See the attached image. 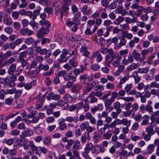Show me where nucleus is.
<instances>
[{"label":"nucleus","instance_id":"obj_42","mask_svg":"<svg viewBox=\"0 0 159 159\" xmlns=\"http://www.w3.org/2000/svg\"><path fill=\"white\" fill-rule=\"evenodd\" d=\"M124 17L121 16H119L118 18L116 19L113 22L114 23L117 25H119L124 20Z\"/></svg>","mask_w":159,"mask_h":159},{"label":"nucleus","instance_id":"obj_2","mask_svg":"<svg viewBox=\"0 0 159 159\" xmlns=\"http://www.w3.org/2000/svg\"><path fill=\"white\" fill-rule=\"evenodd\" d=\"M36 52L39 53L41 55H45L44 57L47 58L49 57L51 55L52 52L50 50H47L46 48L41 49V47L38 46L36 47Z\"/></svg>","mask_w":159,"mask_h":159},{"label":"nucleus","instance_id":"obj_32","mask_svg":"<svg viewBox=\"0 0 159 159\" xmlns=\"http://www.w3.org/2000/svg\"><path fill=\"white\" fill-rule=\"evenodd\" d=\"M63 101H66L68 103H70L72 100L73 98L69 94L64 96L62 97Z\"/></svg>","mask_w":159,"mask_h":159},{"label":"nucleus","instance_id":"obj_37","mask_svg":"<svg viewBox=\"0 0 159 159\" xmlns=\"http://www.w3.org/2000/svg\"><path fill=\"white\" fill-rule=\"evenodd\" d=\"M113 108L116 109V111L121 112V110L120 108V104L118 101H116L113 104Z\"/></svg>","mask_w":159,"mask_h":159},{"label":"nucleus","instance_id":"obj_19","mask_svg":"<svg viewBox=\"0 0 159 159\" xmlns=\"http://www.w3.org/2000/svg\"><path fill=\"white\" fill-rule=\"evenodd\" d=\"M87 98H90L89 102L90 103H93L96 102L98 101V99L95 97L94 93L91 92L89 94Z\"/></svg>","mask_w":159,"mask_h":159},{"label":"nucleus","instance_id":"obj_7","mask_svg":"<svg viewBox=\"0 0 159 159\" xmlns=\"http://www.w3.org/2000/svg\"><path fill=\"white\" fill-rule=\"evenodd\" d=\"M129 75H126L125 76L121 77L120 79L119 83L117 84L116 87L117 88L121 89L122 88V84L125 83L129 79Z\"/></svg>","mask_w":159,"mask_h":159},{"label":"nucleus","instance_id":"obj_35","mask_svg":"<svg viewBox=\"0 0 159 159\" xmlns=\"http://www.w3.org/2000/svg\"><path fill=\"white\" fill-rule=\"evenodd\" d=\"M41 4L45 6H48L50 3L49 0H35Z\"/></svg>","mask_w":159,"mask_h":159},{"label":"nucleus","instance_id":"obj_6","mask_svg":"<svg viewBox=\"0 0 159 159\" xmlns=\"http://www.w3.org/2000/svg\"><path fill=\"white\" fill-rule=\"evenodd\" d=\"M80 142L78 140H76L75 141L71 149L73 155L80 153L78 151L80 149Z\"/></svg>","mask_w":159,"mask_h":159},{"label":"nucleus","instance_id":"obj_50","mask_svg":"<svg viewBox=\"0 0 159 159\" xmlns=\"http://www.w3.org/2000/svg\"><path fill=\"white\" fill-rule=\"evenodd\" d=\"M105 86L107 89L111 90L114 88L115 85L113 83L108 82L106 84Z\"/></svg>","mask_w":159,"mask_h":159},{"label":"nucleus","instance_id":"obj_26","mask_svg":"<svg viewBox=\"0 0 159 159\" xmlns=\"http://www.w3.org/2000/svg\"><path fill=\"white\" fill-rule=\"evenodd\" d=\"M132 55L134 58L137 61H138L141 59V56L140 53L137 52V51L135 50H133L132 53Z\"/></svg>","mask_w":159,"mask_h":159},{"label":"nucleus","instance_id":"obj_4","mask_svg":"<svg viewBox=\"0 0 159 159\" xmlns=\"http://www.w3.org/2000/svg\"><path fill=\"white\" fill-rule=\"evenodd\" d=\"M49 32V29L48 28H46L44 26L40 29L38 31L37 34V37L39 38L43 37L44 35L47 34Z\"/></svg>","mask_w":159,"mask_h":159},{"label":"nucleus","instance_id":"obj_36","mask_svg":"<svg viewBox=\"0 0 159 159\" xmlns=\"http://www.w3.org/2000/svg\"><path fill=\"white\" fill-rule=\"evenodd\" d=\"M155 146L153 144H149L147 149V153L150 154L152 153L154 151Z\"/></svg>","mask_w":159,"mask_h":159},{"label":"nucleus","instance_id":"obj_28","mask_svg":"<svg viewBox=\"0 0 159 159\" xmlns=\"http://www.w3.org/2000/svg\"><path fill=\"white\" fill-rule=\"evenodd\" d=\"M75 142L72 139H68L67 143L65 145V147L67 150H69L71 147L74 144Z\"/></svg>","mask_w":159,"mask_h":159},{"label":"nucleus","instance_id":"obj_30","mask_svg":"<svg viewBox=\"0 0 159 159\" xmlns=\"http://www.w3.org/2000/svg\"><path fill=\"white\" fill-rule=\"evenodd\" d=\"M156 117H159V110L153 112V114L151 116L150 119L152 122H153L155 121L156 119Z\"/></svg>","mask_w":159,"mask_h":159},{"label":"nucleus","instance_id":"obj_17","mask_svg":"<svg viewBox=\"0 0 159 159\" xmlns=\"http://www.w3.org/2000/svg\"><path fill=\"white\" fill-rule=\"evenodd\" d=\"M36 82L35 80H33L29 83L25 84V89L27 90H30L32 87V85H35Z\"/></svg>","mask_w":159,"mask_h":159},{"label":"nucleus","instance_id":"obj_49","mask_svg":"<svg viewBox=\"0 0 159 159\" xmlns=\"http://www.w3.org/2000/svg\"><path fill=\"white\" fill-rule=\"evenodd\" d=\"M90 68L93 71H97L99 70L100 68V66L98 64H95L91 66Z\"/></svg>","mask_w":159,"mask_h":159},{"label":"nucleus","instance_id":"obj_21","mask_svg":"<svg viewBox=\"0 0 159 159\" xmlns=\"http://www.w3.org/2000/svg\"><path fill=\"white\" fill-rule=\"evenodd\" d=\"M16 69V65L15 64H12L8 70V73L11 75H12Z\"/></svg>","mask_w":159,"mask_h":159},{"label":"nucleus","instance_id":"obj_34","mask_svg":"<svg viewBox=\"0 0 159 159\" xmlns=\"http://www.w3.org/2000/svg\"><path fill=\"white\" fill-rule=\"evenodd\" d=\"M65 120L66 121L69 122H71L73 121L76 122L78 121V117L75 116L73 117L72 116H68L66 118Z\"/></svg>","mask_w":159,"mask_h":159},{"label":"nucleus","instance_id":"obj_48","mask_svg":"<svg viewBox=\"0 0 159 159\" xmlns=\"http://www.w3.org/2000/svg\"><path fill=\"white\" fill-rule=\"evenodd\" d=\"M68 7L69 5L64 4L63 6L61 7L60 11H62V12H67L69 9Z\"/></svg>","mask_w":159,"mask_h":159},{"label":"nucleus","instance_id":"obj_25","mask_svg":"<svg viewBox=\"0 0 159 159\" xmlns=\"http://www.w3.org/2000/svg\"><path fill=\"white\" fill-rule=\"evenodd\" d=\"M143 121L141 123V124L143 125H146L149 123V117L148 115L144 116L143 117Z\"/></svg>","mask_w":159,"mask_h":159},{"label":"nucleus","instance_id":"obj_51","mask_svg":"<svg viewBox=\"0 0 159 159\" xmlns=\"http://www.w3.org/2000/svg\"><path fill=\"white\" fill-rule=\"evenodd\" d=\"M22 3L19 6V8H24L26 7L28 5V3L26 2V0H20Z\"/></svg>","mask_w":159,"mask_h":159},{"label":"nucleus","instance_id":"obj_39","mask_svg":"<svg viewBox=\"0 0 159 159\" xmlns=\"http://www.w3.org/2000/svg\"><path fill=\"white\" fill-rule=\"evenodd\" d=\"M69 64L71 68L74 67V68L76 67L78 65V62L74 60L73 59H70L69 61Z\"/></svg>","mask_w":159,"mask_h":159},{"label":"nucleus","instance_id":"obj_18","mask_svg":"<svg viewBox=\"0 0 159 159\" xmlns=\"http://www.w3.org/2000/svg\"><path fill=\"white\" fill-rule=\"evenodd\" d=\"M29 145L30 148L31 150L33 151H36L35 154H37L39 153L38 152V147H37L34 144V143L33 141H30V142Z\"/></svg>","mask_w":159,"mask_h":159},{"label":"nucleus","instance_id":"obj_22","mask_svg":"<svg viewBox=\"0 0 159 159\" xmlns=\"http://www.w3.org/2000/svg\"><path fill=\"white\" fill-rule=\"evenodd\" d=\"M37 63L35 60L33 61L30 63V65H28L25 67V69L26 70H30L32 68H34L37 66Z\"/></svg>","mask_w":159,"mask_h":159},{"label":"nucleus","instance_id":"obj_64","mask_svg":"<svg viewBox=\"0 0 159 159\" xmlns=\"http://www.w3.org/2000/svg\"><path fill=\"white\" fill-rule=\"evenodd\" d=\"M150 86L151 88H155L157 89H159V84L157 83L156 81L151 83L150 84Z\"/></svg>","mask_w":159,"mask_h":159},{"label":"nucleus","instance_id":"obj_45","mask_svg":"<svg viewBox=\"0 0 159 159\" xmlns=\"http://www.w3.org/2000/svg\"><path fill=\"white\" fill-rule=\"evenodd\" d=\"M19 61L21 63V66L24 67L25 66H27V65L28 64V60H27L24 59H19Z\"/></svg>","mask_w":159,"mask_h":159},{"label":"nucleus","instance_id":"obj_43","mask_svg":"<svg viewBox=\"0 0 159 159\" xmlns=\"http://www.w3.org/2000/svg\"><path fill=\"white\" fill-rule=\"evenodd\" d=\"M93 145L91 143H89L86 144V146L84 148V151H87L89 152L92 149Z\"/></svg>","mask_w":159,"mask_h":159},{"label":"nucleus","instance_id":"obj_58","mask_svg":"<svg viewBox=\"0 0 159 159\" xmlns=\"http://www.w3.org/2000/svg\"><path fill=\"white\" fill-rule=\"evenodd\" d=\"M143 8L142 6H139L137 8H136V12L137 13V16H139L142 13Z\"/></svg>","mask_w":159,"mask_h":159},{"label":"nucleus","instance_id":"obj_1","mask_svg":"<svg viewBox=\"0 0 159 159\" xmlns=\"http://www.w3.org/2000/svg\"><path fill=\"white\" fill-rule=\"evenodd\" d=\"M101 53L103 54L108 53L105 57L104 63L107 66L110 67V65L112 62H113L112 65L115 67H117L120 64L121 57L119 54H114L112 49L103 48L102 49Z\"/></svg>","mask_w":159,"mask_h":159},{"label":"nucleus","instance_id":"obj_15","mask_svg":"<svg viewBox=\"0 0 159 159\" xmlns=\"http://www.w3.org/2000/svg\"><path fill=\"white\" fill-rule=\"evenodd\" d=\"M91 28H88L85 31V34L86 35H90L92 34L98 29V26L94 25L93 28L91 31L90 30Z\"/></svg>","mask_w":159,"mask_h":159},{"label":"nucleus","instance_id":"obj_11","mask_svg":"<svg viewBox=\"0 0 159 159\" xmlns=\"http://www.w3.org/2000/svg\"><path fill=\"white\" fill-rule=\"evenodd\" d=\"M90 140L89 134L87 133H83L82 134L81 139L80 141L82 144H85L86 142V140Z\"/></svg>","mask_w":159,"mask_h":159},{"label":"nucleus","instance_id":"obj_47","mask_svg":"<svg viewBox=\"0 0 159 159\" xmlns=\"http://www.w3.org/2000/svg\"><path fill=\"white\" fill-rule=\"evenodd\" d=\"M25 16L30 17V18L33 20H34L36 19V17L35 15L33 14V12L31 11H27Z\"/></svg>","mask_w":159,"mask_h":159},{"label":"nucleus","instance_id":"obj_44","mask_svg":"<svg viewBox=\"0 0 159 159\" xmlns=\"http://www.w3.org/2000/svg\"><path fill=\"white\" fill-rule=\"evenodd\" d=\"M130 120H128L126 118L122 119V124L125 125L126 126H129L131 123Z\"/></svg>","mask_w":159,"mask_h":159},{"label":"nucleus","instance_id":"obj_27","mask_svg":"<svg viewBox=\"0 0 159 159\" xmlns=\"http://www.w3.org/2000/svg\"><path fill=\"white\" fill-rule=\"evenodd\" d=\"M38 68L39 70H43L44 71H47L49 70V67L48 65H44L42 63L39 65Z\"/></svg>","mask_w":159,"mask_h":159},{"label":"nucleus","instance_id":"obj_31","mask_svg":"<svg viewBox=\"0 0 159 159\" xmlns=\"http://www.w3.org/2000/svg\"><path fill=\"white\" fill-rule=\"evenodd\" d=\"M29 24L34 30H36L39 28L38 23H36L34 20H31L29 23Z\"/></svg>","mask_w":159,"mask_h":159},{"label":"nucleus","instance_id":"obj_46","mask_svg":"<svg viewBox=\"0 0 159 159\" xmlns=\"http://www.w3.org/2000/svg\"><path fill=\"white\" fill-rule=\"evenodd\" d=\"M113 102L114 101L111 99H106V100L104 101L105 107H107L111 106L112 104V102Z\"/></svg>","mask_w":159,"mask_h":159},{"label":"nucleus","instance_id":"obj_29","mask_svg":"<svg viewBox=\"0 0 159 159\" xmlns=\"http://www.w3.org/2000/svg\"><path fill=\"white\" fill-rule=\"evenodd\" d=\"M146 131L148 134L151 135H153L155 134V130H154L153 126L152 125L147 127L146 128Z\"/></svg>","mask_w":159,"mask_h":159},{"label":"nucleus","instance_id":"obj_38","mask_svg":"<svg viewBox=\"0 0 159 159\" xmlns=\"http://www.w3.org/2000/svg\"><path fill=\"white\" fill-rule=\"evenodd\" d=\"M29 143V140L28 139L25 138H21V139L19 141V144L21 145V146H26Z\"/></svg>","mask_w":159,"mask_h":159},{"label":"nucleus","instance_id":"obj_40","mask_svg":"<svg viewBox=\"0 0 159 159\" xmlns=\"http://www.w3.org/2000/svg\"><path fill=\"white\" fill-rule=\"evenodd\" d=\"M16 91V89L15 88H13L11 89L7 90L6 91H5L3 89L1 90V92H2V93H4L5 94H12L15 93Z\"/></svg>","mask_w":159,"mask_h":159},{"label":"nucleus","instance_id":"obj_41","mask_svg":"<svg viewBox=\"0 0 159 159\" xmlns=\"http://www.w3.org/2000/svg\"><path fill=\"white\" fill-rule=\"evenodd\" d=\"M137 20V17H133L132 19L129 17H127L125 18V21L128 24H130L132 22H135Z\"/></svg>","mask_w":159,"mask_h":159},{"label":"nucleus","instance_id":"obj_59","mask_svg":"<svg viewBox=\"0 0 159 159\" xmlns=\"http://www.w3.org/2000/svg\"><path fill=\"white\" fill-rule=\"evenodd\" d=\"M25 43L27 45H30L33 42V39L31 37L26 38L25 40Z\"/></svg>","mask_w":159,"mask_h":159},{"label":"nucleus","instance_id":"obj_9","mask_svg":"<svg viewBox=\"0 0 159 159\" xmlns=\"http://www.w3.org/2000/svg\"><path fill=\"white\" fill-rule=\"evenodd\" d=\"M82 89V85L80 84H75L73 85L72 89V92L78 94L80 93Z\"/></svg>","mask_w":159,"mask_h":159},{"label":"nucleus","instance_id":"obj_10","mask_svg":"<svg viewBox=\"0 0 159 159\" xmlns=\"http://www.w3.org/2000/svg\"><path fill=\"white\" fill-rule=\"evenodd\" d=\"M80 51L82 55L85 57H88L90 53L87 50V48L85 46H82L80 49Z\"/></svg>","mask_w":159,"mask_h":159},{"label":"nucleus","instance_id":"obj_56","mask_svg":"<svg viewBox=\"0 0 159 159\" xmlns=\"http://www.w3.org/2000/svg\"><path fill=\"white\" fill-rule=\"evenodd\" d=\"M121 112L116 111H112L111 113V116L113 118H116L118 116V115Z\"/></svg>","mask_w":159,"mask_h":159},{"label":"nucleus","instance_id":"obj_52","mask_svg":"<svg viewBox=\"0 0 159 159\" xmlns=\"http://www.w3.org/2000/svg\"><path fill=\"white\" fill-rule=\"evenodd\" d=\"M148 70L149 68L148 67L140 68L138 70V72L140 74L147 73Z\"/></svg>","mask_w":159,"mask_h":159},{"label":"nucleus","instance_id":"obj_16","mask_svg":"<svg viewBox=\"0 0 159 159\" xmlns=\"http://www.w3.org/2000/svg\"><path fill=\"white\" fill-rule=\"evenodd\" d=\"M103 108V107L102 104H99L95 106L94 108L91 109V112L92 113H94L98 111H102Z\"/></svg>","mask_w":159,"mask_h":159},{"label":"nucleus","instance_id":"obj_60","mask_svg":"<svg viewBox=\"0 0 159 159\" xmlns=\"http://www.w3.org/2000/svg\"><path fill=\"white\" fill-rule=\"evenodd\" d=\"M28 52V51H25L20 53L19 54V59H24L23 57L26 56Z\"/></svg>","mask_w":159,"mask_h":159},{"label":"nucleus","instance_id":"obj_24","mask_svg":"<svg viewBox=\"0 0 159 159\" xmlns=\"http://www.w3.org/2000/svg\"><path fill=\"white\" fill-rule=\"evenodd\" d=\"M139 39L137 37H134L133 39L130 40L129 43V46L131 47L132 48L135 45V43H138Z\"/></svg>","mask_w":159,"mask_h":159},{"label":"nucleus","instance_id":"obj_55","mask_svg":"<svg viewBox=\"0 0 159 159\" xmlns=\"http://www.w3.org/2000/svg\"><path fill=\"white\" fill-rule=\"evenodd\" d=\"M145 110L150 113L153 112V108L152 106L150 105H146L145 107Z\"/></svg>","mask_w":159,"mask_h":159},{"label":"nucleus","instance_id":"obj_53","mask_svg":"<svg viewBox=\"0 0 159 159\" xmlns=\"http://www.w3.org/2000/svg\"><path fill=\"white\" fill-rule=\"evenodd\" d=\"M132 87V84H126L125 87V91L128 94L131 90Z\"/></svg>","mask_w":159,"mask_h":159},{"label":"nucleus","instance_id":"obj_3","mask_svg":"<svg viewBox=\"0 0 159 159\" xmlns=\"http://www.w3.org/2000/svg\"><path fill=\"white\" fill-rule=\"evenodd\" d=\"M34 100L36 101L37 103L35 105V108L39 109L41 108L43 105V102L44 100L43 98L40 96L38 95L34 99Z\"/></svg>","mask_w":159,"mask_h":159},{"label":"nucleus","instance_id":"obj_13","mask_svg":"<svg viewBox=\"0 0 159 159\" xmlns=\"http://www.w3.org/2000/svg\"><path fill=\"white\" fill-rule=\"evenodd\" d=\"M94 148L95 149V153H99L100 152L103 153L106 150L105 148L99 144H97L94 146Z\"/></svg>","mask_w":159,"mask_h":159},{"label":"nucleus","instance_id":"obj_12","mask_svg":"<svg viewBox=\"0 0 159 159\" xmlns=\"http://www.w3.org/2000/svg\"><path fill=\"white\" fill-rule=\"evenodd\" d=\"M64 79L66 81H68L71 80L73 82H75L76 81V77L73 76L71 74H69L66 73V75L64 77Z\"/></svg>","mask_w":159,"mask_h":159},{"label":"nucleus","instance_id":"obj_61","mask_svg":"<svg viewBox=\"0 0 159 159\" xmlns=\"http://www.w3.org/2000/svg\"><path fill=\"white\" fill-rule=\"evenodd\" d=\"M19 12L17 11H14L11 13V16L15 20L19 18Z\"/></svg>","mask_w":159,"mask_h":159},{"label":"nucleus","instance_id":"obj_23","mask_svg":"<svg viewBox=\"0 0 159 159\" xmlns=\"http://www.w3.org/2000/svg\"><path fill=\"white\" fill-rule=\"evenodd\" d=\"M67 60L68 57H66V56L61 54L57 61L59 63H61L66 62Z\"/></svg>","mask_w":159,"mask_h":159},{"label":"nucleus","instance_id":"obj_63","mask_svg":"<svg viewBox=\"0 0 159 159\" xmlns=\"http://www.w3.org/2000/svg\"><path fill=\"white\" fill-rule=\"evenodd\" d=\"M111 94V99L113 100L114 101H115V99L118 96V93L116 92H112Z\"/></svg>","mask_w":159,"mask_h":159},{"label":"nucleus","instance_id":"obj_14","mask_svg":"<svg viewBox=\"0 0 159 159\" xmlns=\"http://www.w3.org/2000/svg\"><path fill=\"white\" fill-rule=\"evenodd\" d=\"M138 66V64L132 63L130 65L128 66L126 69V71L127 72H129L133 70L136 69Z\"/></svg>","mask_w":159,"mask_h":159},{"label":"nucleus","instance_id":"obj_33","mask_svg":"<svg viewBox=\"0 0 159 159\" xmlns=\"http://www.w3.org/2000/svg\"><path fill=\"white\" fill-rule=\"evenodd\" d=\"M118 70L115 73V75H119L120 72L123 71L125 69V66L122 65H120L118 66Z\"/></svg>","mask_w":159,"mask_h":159},{"label":"nucleus","instance_id":"obj_54","mask_svg":"<svg viewBox=\"0 0 159 159\" xmlns=\"http://www.w3.org/2000/svg\"><path fill=\"white\" fill-rule=\"evenodd\" d=\"M93 89V88L91 87L89 84H87L84 87V92L85 93H88L91 91Z\"/></svg>","mask_w":159,"mask_h":159},{"label":"nucleus","instance_id":"obj_62","mask_svg":"<svg viewBox=\"0 0 159 159\" xmlns=\"http://www.w3.org/2000/svg\"><path fill=\"white\" fill-rule=\"evenodd\" d=\"M51 142L50 138L48 136H46L44 138L43 143L45 144H49Z\"/></svg>","mask_w":159,"mask_h":159},{"label":"nucleus","instance_id":"obj_20","mask_svg":"<svg viewBox=\"0 0 159 159\" xmlns=\"http://www.w3.org/2000/svg\"><path fill=\"white\" fill-rule=\"evenodd\" d=\"M120 41L119 43L117 45V47L119 48H120L122 46H125L127 40L125 38L123 37H119Z\"/></svg>","mask_w":159,"mask_h":159},{"label":"nucleus","instance_id":"obj_57","mask_svg":"<svg viewBox=\"0 0 159 159\" xmlns=\"http://www.w3.org/2000/svg\"><path fill=\"white\" fill-rule=\"evenodd\" d=\"M44 58L43 57L39 56L36 57L35 60L37 63L39 62V64H41Z\"/></svg>","mask_w":159,"mask_h":159},{"label":"nucleus","instance_id":"obj_5","mask_svg":"<svg viewBox=\"0 0 159 159\" xmlns=\"http://www.w3.org/2000/svg\"><path fill=\"white\" fill-rule=\"evenodd\" d=\"M34 134L33 130L30 129L28 128L26 129V130L24 131L20 135L21 138H25L27 137H30Z\"/></svg>","mask_w":159,"mask_h":159},{"label":"nucleus","instance_id":"obj_8","mask_svg":"<svg viewBox=\"0 0 159 159\" xmlns=\"http://www.w3.org/2000/svg\"><path fill=\"white\" fill-rule=\"evenodd\" d=\"M3 21L4 23L7 26H10L13 23L12 19L8 15H6L3 17Z\"/></svg>","mask_w":159,"mask_h":159}]
</instances>
